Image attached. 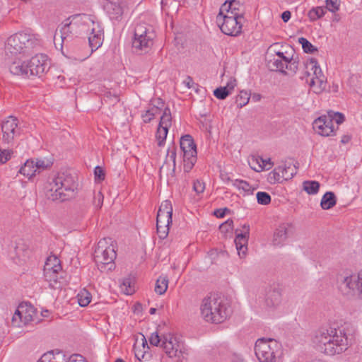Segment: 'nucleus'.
Wrapping results in <instances>:
<instances>
[{
  "label": "nucleus",
  "mask_w": 362,
  "mask_h": 362,
  "mask_svg": "<svg viewBox=\"0 0 362 362\" xmlns=\"http://www.w3.org/2000/svg\"><path fill=\"white\" fill-rule=\"evenodd\" d=\"M345 323L333 321L325 323L315 329L311 337L313 346L328 356L340 354L348 349L351 339Z\"/></svg>",
  "instance_id": "1"
},
{
  "label": "nucleus",
  "mask_w": 362,
  "mask_h": 362,
  "mask_svg": "<svg viewBox=\"0 0 362 362\" xmlns=\"http://www.w3.org/2000/svg\"><path fill=\"white\" fill-rule=\"evenodd\" d=\"M75 177L62 173L51 181H48L44 187L47 199L53 202H64L75 197L77 189Z\"/></svg>",
  "instance_id": "2"
},
{
  "label": "nucleus",
  "mask_w": 362,
  "mask_h": 362,
  "mask_svg": "<svg viewBox=\"0 0 362 362\" xmlns=\"http://www.w3.org/2000/svg\"><path fill=\"white\" fill-rule=\"evenodd\" d=\"M337 281L339 291L343 296L362 299V269L356 273L344 271L337 275Z\"/></svg>",
  "instance_id": "3"
},
{
  "label": "nucleus",
  "mask_w": 362,
  "mask_h": 362,
  "mask_svg": "<svg viewBox=\"0 0 362 362\" xmlns=\"http://www.w3.org/2000/svg\"><path fill=\"white\" fill-rule=\"evenodd\" d=\"M37 39L33 34L20 32L10 36L5 45L6 55L29 54L37 45Z\"/></svg>",
  "instance_id": "4"
},
{
  "label": "nucleus",
  "mask_w": 362,
  "mask_h": 362,
  "mask_svg": "<svg viewBox=\"0 0 362 362\" xmlns=\"http://www.w3.org/2000/svg\"><path fill=\"white\" fill-rule=\"evenodd\" d=\"M277 44L271 45L267 52L266 61L268 68L273 71H279L287 74L286 70L295 74L298 70V62L284 55V52L276 50Z\"/></svg>",
  "instance_id": "5"
},
{
  "label": "nucleus",
  "mask_w": 362,
  "mask_h": 362,
  "mask_svg": "<svg viewBox=\"0 0 362 362\" xmlns=\"http://www.w3.org/2000/svg\"><path fill=\"white\" fill-rule=\"evenodd\" d=\"M110 238L101 239L94 252V259L101 272L111 271L115 268L114 260L116 258V252Z\"/></svg>",
  "instance_id": "6"
},
{
  "label": "nucleus",
  "mask_w": 362,
  "mask_h": 362,
  "mask_svg": "<svg viewBox=\"0 0 362 362\" xmlns=\"http://www.w3.org/2000/svg\"><path fill=\"white\" fill-rule=\"evenodd\" d=\"M201 315L204 320L212 323H221L226 317V307L216 298H205L201 305Z\"/></svg>",
  "instance_id": "7"
},
{
  "label": "nucleus",
  "mask_w": 362,
  "mask_h": 362,
  "mask_svg": "<svg viewBox=\"0 0 362 362\" xmlns=\"http://www.w3.org/2000/svg\"><path fill=\"white\" fill-rule=\"evenodd\" d=\"M280 344L272 338L258 339L255 345V353L259 362H276Z\"/></svg>",
  "instance_id": "8"
},
{
  "label": "nucleus",
  "mask_w": 362,
  "mask_h": 362,
  "mask_svg": "<svg viewBox=\"0 0 362 362\" xmlns=\"http://www.w3.org/2000/svg\"><path fill=\"white\" fill-rule=\"evenodd\" d=\"M155 34L152 28L146 23L138 24L134 33L132 48L136 52H147L153 45Z\"/></svg>",
  "instance_id": "9"
},
{
  "label": "nucleus",
  "mask_w": 362,
  "mask_h": 362,
  "mask_svg": "<svg viewBox=\"0 0 362 362\" xmlns=\"http://www.w3.org/2000/svg\"><path fill=\"white\" fill-rule=\"evenodd\" d=\"M180 148L183 152V169L189 173L197 161V146L189 134L182 136L180 139Z\"/></svg>",
  "instance_id": "10"
},
{
  "label": "nucleus",
  "mask_w": 362,
  "mask_h": 362,
  "mask_svg": "<svg viewBox=\"0 0 362 362\" xmlns=\"http://www.w3.org/2000/svg\"><path fill=\"white\" fill-rule=\"evenodd\" d=\"M73 20L80 21L91 28V32L88 36V42L91 52L98 49L103 44V33L98 23H95L88 15L78 14L74 16Z\"/></svg>",
  "instance_id": "11"
},
{
  "label": "nucleus",
  "mask_w": 362,
  "mask_h": 362,
  "mask_svg": "<svg viewBox=\"0 0 362 362\" xmlns=\"http://www.w3.org/2000/svg\"><path fill=\"white\" fill-rule=\"evenodd\" d=\"M160 346L170 358H180L184 354H186V350L182 349V344L171 333L163 334V343Z\"/></svg>",
  "instance_id": "12"
},
{
  "label": "nucleus",
  "mask_w": 362,
  "mask_h": 362,
  "mask_svg": "<svg viewBox=\"0 0 362 362\" xmlns=\"http://www.w3.org/2000/svg\"><path fill=\"white\" fill-rule=\"evenodd\" d=\"M29 76H41L46 72L49 66L47 62V57L45 54H40L33 57L27 62Z\"/></svg>",
  "instance_id": "13"
},
{
  "label": "nucleus",
  "mask_w": 362,
  "mask_h": 362,
  "mask_svg": "<svg viewBox=\"0 0 362 362\" xmlns=\"http://www.w3.org/2000/svg\"><path fill=\"white\" fill-rule=\"evenodd\" d=\"M35 314V310L33 306L28 303H21L16 310L13 317L12 322L16 326L20 327V322L27 325L33 321V317Z\"/></svg>",
  "instance_id": "14"
},
{
  "label": "nucleus",
  "mask_w": 362,
  "mask_h": 362,
  "mask_svg": "<svg viewBox=\"0 0 362 362\" xmlns=\"http://www.w3.org/2000/svg\"><path fill=\"white\" fill-rule=\"evenodd\" d=\"M18 119L13 116L8 117L1 124L3 142L8 144L13 143L15 136L19 135L18 127Z\"/></svg>",
  "instance_id": "15"
},
{
  "label": "nucleus",
  "mask_w": 362,
  "mask_h": 362,
  "mask_svg": "<svg viewBox=\"0 0 362 362\" xmlns=\"http://www.w3.org/2000/svg\"><path fill=\"white\" fill-rule=\"evenodd\" d=\"M250 234V226L249 225L244 224L243 226V230H235V238L234 243L235 245L238 254L240 258L245 256L247 250V242Z\"/></svg>",
  "instance_id": "16"
},
{
  "label": "nucleus",
  "mask_w": 362,
  "mask_h": 362,
  "mask_svg": "<svg viewBox=\"0 0 362 362\" xmlns=\"http://www.w3.org/2000/svg\"><path fill=\"white\" fill-rule=\"evenodd\" d=\"M313 125L314 130L321 136H329L334 131L332 119L327 114L315 119Z\"/></svg>",
  "instance_id": "17"
},
{
  "label": "nucleus",
  "mask_w": 362,
  "mask_h": 362,
  "mask_svg": "<svg viewBox=\"0 0 362 362\" xmlns=\"http://www.w3.org/2000/svg\"><path fill=\"white\" fill-rule=\"evenodd\" d=\"M122 0H105L103 9L111 20L119 21L123 14Z\"/></svg>",
  "instance_id": "18"
},
{
  "label": "nucleus",
  "mask_w": 362,
  "mask_h": 362,
  "mask_svg": "<svg viewBox=\"0 0 362 362\" xmlns=\"http://www.w3.org/2000/svg\"><path fill=\"white\" fill-rule=\"evenodd\" d=\"M293 234V226L285 223L281 224L275 230L273 238L274 245H281L291 235Z\"/></svg>",
  "instance_id": "19"
},
{
  "label": "nucleus",
  "mask_w": 362,
  "mask_h": 362,
  "mask_svg": "<svg viewBox=\"0 0 362 362\" xmlns=\"http://www.w3.org/2000/svg\"><path fill=\"white\" fill-rule=\"evenodd\" d=\"M232 16L228 15V36H237L242 31V20L243 16L241 14L234 13Z\"/></svg>",
  "instance_id": "20"
},
{
  "label": "nucleus",
  "mask_w": 362,
  "mask_h": 362,
  "mask_svg": "<svg viewBox=\"0 0 362 362\" xmlns=\"http://www.w3.org/2000/svg\"><path fill=\"white\" fill-rule=\"evenodd\" d=\"M172 223V216L157 215V233L160 239H165L169 233V226Z\"/></svg>",
  "instance_id": "21"
},
{
  "label": "nucleus",
  "mask_w": 362,
  "mask_h": 362,
  "mask_svg": "<svg viewBox=\"0 0 362 362\" xmlns=\"http://www.w3.org/2000/svg\"><path fill=\"white\" fill-rule=\"evenodd\" d=\"M282 300L281 292L278 288L269 290L266 295L265 305L268 308L275 309L278 308Z\"/></svg>",
  "instance_id": "22"
},
{
  "label": "nucleus",
  "mask_w": 362,
  "mask_h": 362,
  "mask_svg": "<svg viewBox=\"0 0 362 362\" xmlns=\"http://www.w3.org/2000/svg\"><path fill=\"white\" fill-rule=\"evenodd\" d=\"M10 72L16 76L29 77V70L28 69L27 62L16 60L12 62L9 66Z\"/></svg>",
  "instance_id": "23"
},
{
  "label": "nucleus",
  "mask_w": 362,
  "mask_h": 362,
  "mask_svg": "<svg viewBox=\"0 0 362 362\" xmlns=\"http://www.w3.org/2000/svg\"><path fill=\"white\" fill-rule=\"evenodd\" d=\"M62 270H52L49 272L45 273L44 276L45 280L49 282V287L53 289L59 288L61 285L59 279L61 278L60 274Z\"/></svg>",
  "instance_id": "24"
},
{
  "label": "nucleus",
  "mask_w": 362,
  "mask_h": 362,
  "mask_svg": "<svg viewBox=\"0 0 362 362\" xmlns=\"http://www.w3.org/2000/svg\"><path fill=\"white\" fill-rule=\"evenodd\" d=\"M69 19L66 20L64 25L60 28L59 30H57L54 36V42L57 45V41L60 40L62 43L67 41L69 36L68 33L69 32V27L72 25V22H68Z\"/></svg>",
  "instance_id": "25"
},
{
  "label": "nucleus",
  "mask_w": 362,
  "mask_h": 362,
  "mask_svg": "<svg viewBox=\"0 0 362 362\" xmlns=\"http://www.w3.org/2000/svg\"><path fill=\"white\" fill-rule=\"evenodd\" d=\"M309 86L313 88V93L320 94L326 90L327 78H311Z\"/></svg>",
  "instance_id": "26"
},
{
  "label": "nucleus",
  "mask_w": 362,
  "mask_h": 362,
  "mask_svg": "<svg viewBox=\"0 0 362 362\" xmlns=\"http://www.w3.org/2000/svg\"><path fill=\"white\" fill-rule=\"evenodd\" d=\"M337 204V197L334 192H327L322 197L320 206L322 209L328 210Z\"/></svg>",
  "instance_id": "27"
},
{
  "label": "nucleus",
  "mask_w": 362,
  "mask_h": 362,
  "mask_svg": "<svg viewBox=\"0 0 362 362\" xmlns=\"http://www.w3.org/2000/svg\"><path fill=\"white\" fill-rule=\"evenodd\" d=\"M297 173V168L293 161L286 162L281 166V174L284 175V180L291 179Z\"/></svg>",
  "instance_id": "28"
},
{
  "label": "nucleus",
  "mask_w": 362,
  "mask_h": 362,
  "mask_svg": "<svg viewBox=\"0 0 362 362\" xmlns=\"http://www.w3.org/2000/svg\"><path fill=\"white\" fill-rule=\"evenodd\" d=\"M54 269L62 270L60 260L54 256L49 257L44 266V274L49 272Z\"/></svg>",
  "instance_id": "29"
},
{
  "label": "nucleus",
  "mask_w": 362,
  "mask_h": 362,
  "mask_svg": "<svg viewBox=\"0 0 362 362\" xmlns=\"http://www.w3.org/2000/svg\"><path fill=\"white\" fill-rule=\"evenodd\" d=\"M306 69H310L313 71L312 78H326L315 59H312L308 62L306 63Z\"/></svg>",
  "instance_id": "30"
},
{
  "label": "nucleus",
  "mask_w": 362,
  "mask_h": 362,
  "mask_svg": "<svg viewBox=\"0 0 362 362\" xmlns=\"http://www.w3.org/2000/svg\"><path fill=\"white\" fill-rule=\"evenodd\" d=\"M267 180L270 184L282 182L284 179V175L281 174V166H279L270 172L268 175Z\"/></svg>",
  "instance_id": "31"
},
{
  "label": "nucleus",
  "mask_w": 362,
  "mask_h": 362,
  "mask_svg": "<svg viewBox=\"0 0 362 362\" xmlns=\"http://www.w3.org/2000/svg\"><path fill=\"white\" fill-rule=\"evenodd\" d=\"M226 6V1H225L223 4L221 5L219 10V13L217 15L216 20L217 26L220 28V30L223 34H226V31L224 29V24L226 19V14L224 13V11L226 10V8H225Z\"/></svg>",
  "instance_id": "32"
},
{
  "label": "nucleus",
  "mask_w": 362,
  "mask_h": 362,
  "mask_svg": "<svg viewBox=\"0 0 362 362\" xmlns=\"http://www.w3.org/2000/svg\"><path fill=\"white\" fill-rule=\"evenodd\" d=\"M19 173L28 178H31L33 176L35 175L36 170L34 166V161L27 160L24 165L21 168Z\"/></svg>",
  "instance_id": "33"
},
{
  "label": "nucleus",
  "mask_w": 362,
  "mask_h": 362,
  "mask_svg": "<svg viewBox=\"0 0 362 362\" xmlns=\"http://www.w3.org/2000/svg\"><path fill=\"white\" fill-rule=\"evenodd\" d=\"M303 188L308 194H316L320 189V183L315 180L304 181Z\"/></svg>",
  "instance_id": "34"
},
{
  "label": "nucleus",
  "mask_w": 362,
  "mask_h": 362,
  "mask_svg": "<svg viewBox=\"0 0 362 362\" xmlns=\"http://www.w3.org/2000/svg\"><path fill=\"white\" fill-rule=\"evenodd\" d=\"M77 298L80 306L86 307L90 303L92 296L88 290L83 288L78 293Z\"/></svg>",
  "instance_id": "35"
},
{
  "label": "nucleus",
  "mask_w": 362,
  "mask_h": 362,
  "mask_svg": "<svg viewBox=\"0 0 362 362\" xmlns=\"http://www.w3.org/2000/svg\"><path fill=\"white\" fill-rule=\"evenodd\" d=\"M172 125V116L171 112L169 107H165L163 112V114L160 119V122L158 126L160 127H167L170 128Z\"/></svg>",
  "instance_id": "36"
},
{
  "label": "nucleus",
  "mask_w": 362,
  "mask_h": 362,
  "mask_svg": "<svg viewBox=\"0 0 362 362\" xmlns=\"http://www.w3.org/2000/svg\"><path fill=\"white\" fill-rule=\"evenodd\" d=\"M233 185L236 187L239 190H242L245 194H252L255 190V188L252 187L248 182L240 180H235L233 182Z\"/></svg>",
  "instance_id": "37"
},
{
  "label": "nucleus",
  "mask_w": 362,
  "mask_h": 362,
  "mask_svg": "<svg viewBox=\"0 0 362 362\" xmlns=\"http://www.w3.org/2000/svg\"><path fill=\"white\" fill-rule=\"evenodd\" d=\"M168 286V279L166 276H160L156 283L155 291L159 295L165 293Z\"/></svg>",
  "instance_id": "38"
},
{
  "label": "nucleus",
  "mask_w": 362,
  "mask_h": 362,
  "mask_svg": "<svg viewBox=\"0 0 362 362\" xmlns=\"http://www.w3.org/2000/svg\"><path fill=\"white\" fill-rule=\"evenodd\" d=\"M173 214V207L171 202L168 200H165L163 202L158 209L157 215L160 216H172Z\"/></svg>",
  "instance_id": "39"
},
{
  "label": "nucleus",
  "mask_w": 362,
  "mask_h": 362,
  "mask_svg": "<svg viewBox=\"0 0 362 362\" xmlns=\"http://www.w3.org/2000/svg\"><path fill=\"white\" fill-rule=\"evenodd\" d=\"M121 289L127 295H131L134 293V286L130 278H125L120 285Z\"/></svg>",
  "instance_id": "40"
},
{
  "label": "nucleus",
  "mask_w": 362,
  "mask_h": 362,
  "mask_svg": "<svg viewBox=\"0 0 362 362\" xmlns=\"http://www.w3.org/2000/svg\"><path fill=\"white\" fill-rule=\"evenodd\" d=\"M168 129L169 128L164 127H160V126H158V127L157 129L156 134V137L158 141V145L159 146H161L163 145V144L166 139V137H167Z\"/></svg>",
  "instance_id": "41"
},
{
  "label": "nucleus",
  "mask_w": 362,
  "mask_h": 362,
  "mask_svg": "<svg viewBox=\"0 0 362 362\" xmlns=\"http://www.w3.org/2000/svg\"><path fill=\"white\" fill-rule=\"evenodd\" d=\"M298 42L302 45V48L305 53L313 54L317 51V49L305 37L298 38Z\"/></svg>",
  "instance_id": "42"
},
{
  "label": "nucleus",
  "mask_w": 362,
  "mask_h": 362,
  "mask_svg": "<svg viewBox=\"0 0 362 362\" xmlns=\"http://www.w3.org/2000/svg\"><path fill=\"white\" fill-rule=\"evenodd\" d=\"M325 13V9L323 7H316L312 8L308 16L310 21H314L322 17Z\"/></svg>",
  "instance_id": "43"
},
{
  "label": "nucleus",
  "mask_w": 362,
  "mask_h": 362,
  "mask_svg": "<svg viewBox=\"0 0 362 362\" xmlns=\"http://www.w3.org/2000/svg\"><path fill=\"white\" fill-rule=\"evenodd\" d=\"M250 94L247 91H240L239 95L236 97L235 103L238 107H242L250 100Z\"/></svg>",
  "instance_id": "44"
},
{
  "label": "nucleus",
  "mask_w": 362,
  "mask_h": 362,
  "mask_svg": "<svg viewBox=\"0 0 362 362\" xmlns=\"http://www.w3.org/2000/svg\"><path fill=\"white\" fill-rule=\"evenodd\" d=\"M257 202L262 205H267L271 202L270 195L265 192H259L257 193Z\"/></svg>",
  "instance_id": "45"
},
{
  "label": "nucleus",
  "mask_w": 362,
  "mask_h": 362,
  "mask_svg": "<svg viewBox=\"0 0 362 362\" xmlns=\"http://www.w3.org/2000/svg\"><path fill=\"white\" fill-rule=\"evenodd\" d=\"M328 116H330L332 119V122L333 123V121H335V122L337 124H341L344 122L345 120L344 115L339 112H334L332 110H329L327 112Z\"/></svg>",
  "instance_id": "46"
},
{
  "label": "nucleus",
  "mask_w": 362,
  "mask_h": 362,
  "mask_svg": "<svg viewBox=\"0 0 362 362\" xmlns=\"http://www.w3.org/2000/svg\"><path fill=\"white\" fill-rule=\"evenodd\" d=\"M13 249L14 252H16V257L18 258L25 256L24 253L27 252L26 246L21 240L16 243L15 246L13 247Z\"/></svg>",
  "instance_id": "47"
},
{
  "label": "nucleus",
  "mask_w": 362,
  "mask_h": 362,
  "mask_svg": "<svg viewBox=\"0 0 362 362\" xmlns=\"http://www.w3.org/2000/svg\"><path fill=\"white\" fill-rule=\"evenodd\" d=\"M326 8L332 13H335L339 9V0H326Z\"/></svg>",
  "instance_id": "48"
},
{
  "label": "nucleus",
  "mask_w": 362,
  "mask_h": 362,
  "mask_svg": "<svg viewBox=\"0 0 362 362\" xmlns=\"http://www.w3.org/2000/svg\"><path fill=\"white\" fill-rule=\"evenodd\" d=\"M148 340L150 344L153 346H160L163 343V334L160 336L157 332H155L151 334Z\"/></svg>",
  "instance_id": "49"
},
{
  "label": "nucleus",
  "mask_w": 362,
  "mask_h": 362,
  "mask_svg": "<svg viewBox=\"0 0 362 362\" xmlns=\"http://www.w3.org/2000/svg\"><path fill=\"white\" fill-rule=\"evenodd\" d=\"M13 151L11 149H0V163H6L11 158Z\"/></svg>",
  "instance_id": "50"
},
{
  "label": "nucleus",
  "mask_w": 362,
  "mask_h": 362,
  "mask_svg": "<svg viewBox=\"0 0 362 362\" xmlns=\"http://www.w3.org/2000/svg\"><path fill=\"white\" fill-rule=\"evenodd\" d=\"M106 103L115 105L119 101V96L115 94H112L110 92H107L103 98Z\"/></svg>",
  "instance_id": "51"
},
{
  "label": "nucleus",
  "mask_w": 362,
  "mask_h": 362,
  "mask_svg": "<svg viewBox=\"0 0 362 362\" xmlns=\"http://www.w3.org/2000/svg\"><path fill=\"white\" fill-rule=\"evenodd\" d=\"M95 179L97 182H101L105 180V173L103 168L96 166L94 170Z\"/></svg>",
  "instance_id": "52"
},
{
  "label": "nucleus",
  "mask_w": 362,
  "mask_h": 362,
  "mask_svg": "<svg viewBox=\"0 0 362 362\" xmlns=\"http://www.w3.org/2000/svg\"><path fill=\"white\" fill-rule=\"evenodd\" d=\"M214 95L216 98L220 100L226 98V86H221L214 90Z\"/></svg>",
  "instance_id": "53"
},
{
  "label": "nucleus",
  "mask_w": 362,
  "mask_h": 362,
  "mask_svg": "<svg viewBox=\"0 0 362 362\" xmlns=\"http://www.w3.org/2000/svg\"><path fill=\"white\" fill-rule=\"evenodd\" d=\"M205 189V184L203 181L200 180H196L193 182V189L194 191L197 193L200 194L204 192Z\"/></svg>",
  "instance_id": "54"
},
{
  "label": "nucleus",
  "mask_w": 362,
  "mask_h": 362,
  "mask_svg": "<svg viewBox=\"0 0 362 362\" xmlns=\"http://www.w3.org/2000/svg\"><path fill=\"white\" fill-rule=\"evenodd\" d=\"M34 166L36 170V173H40V170H45L49 166V163H46L45 160H37L34 162Z\"/></svg>",
  "instance_id": "55"
},
{
  "label": "nucleus",
  "mask_w": 362,
  "mask_h": 362,
  "mask_svg": "<svg viewBox=\"0 0 362 362\" xmlns=\"http://www.w3.org/2000/svg\"><path fill=\"white\" fill-rule=\"evenodd\" d=\"M168 155L173 163V173H175V160H176V151L175 148L173 146L171 148H168Z\"/></svg>",
  "instance_id": "56"
},
{
  "label": "nucleus",
  "mask_w": 362,
  "mask_h": 362,
  "mask_svg": "<svg viewBox=\"0 0 362 362\" xmlns=\"http://www.w3.org/2000/svg\"><path fill=\"white\" fill-rule=\"evenodd\" d=\"M103 202V195L101 192H98L97 194L94 196L93 204L97 208H100L102 206Z\"/></svg>",
  "instance_id": "57"
},
{
  "label": "nucleus",
  "mask_w": 362,
  "mask_h": 362,
  "mask_svg": "<svg viewBox=\"0 0 362 362\" xmlns=\"http://www.w3.org/2000/svg\"><path fill=\"white\" fill-rule=\"evenodd\" d=\"M226 214V207L217 209L213 212V215L217 218H223Z\"/></svg>",
  "instance_id": "58"
},
{
  "label": "nucleus",
  "mask_w": 362,
  "mask_h": 362,
  "mask_svg": "<svg viewBox=\"0 0 362 362\" xmlns=\"http://www.w3.org/2000/svg\"><path fill=\"white\" fill-rule=\"evenodd\" d=\"M153 118V113H150L148 110L142 115V119L145 123L150 122Z\"/></svg>",
  "instance_id": "59"
},
{
  "label": "nucleus",
  "mask_w": 362,
  "mask_h": 362,
  "mask_svg": "<svg viewBox=\"0 0 362 362\" xmlns=\"http://www.w3.org/2000/svg\"><path fill=\"white\" fill-rule=\"evenodd\" d=\"M230 362H245L243 358L238 354H233L230 359Z\"/></svg>",
  "instance_id": "60"
},
{
  "label": "nucleus",
  "mask_w": 362,
  "mask_h": 362,
  "mask_svg": "<svg viewBox=\"0 0 362 362\" xmlns=\"http://www.w3.org/2000/svg\"><path fill=\"white\" fill-rule=\"evenodd\" d=\"M183 83L188 88H191L194 85L193 79L191 76H187L184 80Z\"/></svg>",
  "instance_id": "61"
},
{
  "label": "nucleus",
  "mask_w": 362,
  "mask_h": 362,
  "mask_svg": "<svg viewBox=\"0 0 362 362\" xmlns=\"http://www.w3.org/2000/svg\"><path fill=\"white\" fill-rule=\"evenodd\" d=\"M291 16V13L289 11H285L281 13V19L284 22H288Z\"/></svg>",
  "instance_id": "62"
},
{
  "label": "nucleus",
  "mask_w": 362,
  "mask_h": 362,
  "mask_svg": "<svg viewBox=\"0 0 362 362\" xmlns=\"http://www.w3.org/2000/svg\"><path fill=\"white\" fill-rule=\"evenodd\" d=\"M235 86H236V80L235 78H233V79L230 78V80L228 81V95L230 93L229 90L233 89Z\"/></svg>",
  "instance_id": "63"
},
{
  "label": "nucleus",
  "mask_w": 362,
  "mask_h": 362,
  "mask_svg": "<svg viewBox=\"0 0 362 362\" xmlns=\"http://www.w3.org/2000/svg\"><path fill=\"white\" fill-rule=\"evenodd\" d=\"M150 113H153V117L159 114L160 112V107L158 106H153L151 109L148 110Z\"/></svg>",
  "instance_id": "64"
}]
</instances>
